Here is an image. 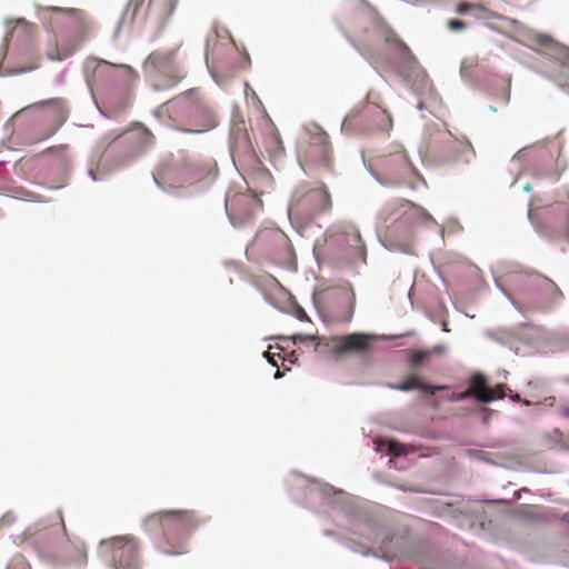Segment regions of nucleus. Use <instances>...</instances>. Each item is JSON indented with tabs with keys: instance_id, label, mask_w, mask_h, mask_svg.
Returning a JSON list of instances; mask_svg holds the SVG:
<instances>
[{
	"instance_id": "obj_1",
	"label": "nucleus",
	"mask_w": 569,
	"mask_h": 569,
	"mask_svg": "<svg viewBox=\"0 0 569 569\" xmlns=\"http://www.w3.org/2000/svg\"><path fill=\"white\" fill-rule=\"evenodd\" d=\"M202 522L193 510H162L149 515L143 527L150 535L162 531L154 539V547L159 552L181 556L188 551L189 537Z\"/></svg>"
},
{
	"instance_id": "obj_2",
	"label": "nucleus",
	"mask_w": 569,
	"mask_h": 569,
	"mask_svg": "<svg viewBox=\"0 0 569 569\" xmlns=\"http://www.w3.org/2000/svg\"><path fill=\"white\" fill-rule=\"evenodd\" d=\"M158 113L179 131L202 133L218 126L216 113L194 90L186 91L163 103Z\"/></svg>"
},
{
	"instance_id": "obj_3",
	"label": "nucleus",
	"mask_w": 569,
	"mask_h": 569,
	"mask_svg": "<svg viewBox=\"0 0 569 569\" xmlns=\"http://www.w3.org/2000/svg\"><path fill=\"white\" fill-rule=\"evenodd\" d=\"M47 10L61 16L63 29L57 36L56 43L47 50L50 60L61 61L71 57L84 41L87 23L80 10L59 7H48Z\"/></svg>"
},
{
	"instance_id": "obj_4",
	"label": "nucleus",
	"mask_w": 569,
	"mask_h": 569,
	"mask_svg": "<svg viewBox=\"0 0 569 569\" xmlns=\"http://www.w3.org/2000/svg\"><path fill=\"white\" fill-rule=\"evenodd\" d=\"M351 42L369 60L378 57L382 42L398 48H406L395 31L378 17L372 18L369 22H360Z\"/></svg>"
},
{
	"instance_id": "obj_5",
	"label": "nucleus",
	"mask_w": 569,
	"mask_h": 569,
	"mask_svg": "<svg viewBox=\"0 0 569 569\" xmlns=\"http://www.w3.org/2000/svg\"><path fill=\"white\" fill-rule=\"evenodd\" d=\"M351 42L369 60L378 57L382 42L398 48H406L395 31L378 17L372 18L369 22H360Z\"/></svg>"
},
{
	"instance_id": "obj_6",
	"label": "nucleus",
	"mask_w": 569,
	"mask_h": 569,
	"mask_svg": "<svg viewBox=\"0 0 569 569\" xmlns=\"http://www.w3.org/2000/svg\"><path fill=\"white\" fill-rule=\"evenodd\" d=\"M377 179L385 184H411L418 176L407 151L401 146H393L390 151L373 159Z\"/></svg>"
},
{
	"instance_id": "obj_7",
	"label": "nucleus",
	"mask_w": 569,
	"mask_h": 569,
	"mask_svg": "<svg viewBox=\"0 0 569 569\" xmlns=\"http://www.w3.org/2000/svg\"><path fill=\"white\" fill-rule=\"evenodd\" d=\"M331 204L330 193L323 183H319L317 187L303 183L293 191L289 214L302 220H311L330 210Z\"/></svg>"
},
{
	"instance_id": "obj_8",
	"label": "nucleus",
	"mask_w": 569,
	"mask_h": 569,
	"mask_svg": "<svg viewBox=\"0 0 569 569\" xmlns=\"http://www.w3.org/2000/svg\"><path fill=\"white\" fill-rule=\"evenodd\" d=\"M67 537L66 525L61 510H58L53 517V521L47 525L40 520L36 526L24 530L21 538L23 542L29 543L40 557L51 561V556L47 552V548H61Z\"/></svg>"
},
{
	"instance_id": "obj_9",
	"label": "nucleus",
	"mask_w": 569,
	"mask_h": 569,
	"mask_svg": "<svg viewBox=\"0 0 569 569\" xmlns=\"http://www.w3.org/2000/svg\"><path fill=\"white\" fill-rule=\"evenodd\" d=\"M180 46L169 50L152 51L143 63L146 71H158L163 73L159 89H170L176 87L187 76L183 68L177 61V54Z\"/></svg>"
},
{
	"instance_id": "obj_10",
	"label": "nucleus",
	"mask_w": 569,
	"mask_h": 569,
	"mask_svg": "<svg viewBox=\"0 0 569 569\" xmlns=\"http://www.w3.org/2000/svg\"><path fill=\"white\" fill-rule=\"evenodd\" d=\"M251 248L277 264L289 262L292 256L290 240L278 229L258 232Z\"/></svg>"
},
{
	"instance_id": "obj_11",
	"label": "nucleus",
	"mask_w": 569,
	"mask_h": 569,
	"mask_svg": "<svg viewBox=\"0 0 569 569\" xmlns=\"http://www.w3.org/2000/svg\"><path fill=\"white\" fill-rule=\"evenodd\" d=\"M373 337L367 333H349L323 337L316 343V350L326 351L337 358L349 353H365L370 350Z\"/></svg>"
},
{
	"instance_id": "obj_12",
	"label": "nucleus",
	"mask_w": 569,
	"mask_h": 569,
	"mask_svg": "<svg viewBox=\"0 0 569 569\" xmlns=\"http://www.w3.org/2000/svg\"><path fill=\"white\" fill-rule=\"evenodd\" d=\"M102 552H110L116 569H141L138 541L132 536L113 537L102 540Z\"/></svg>"
},
{
	"instance_id": "obj_13",
	"label": "nucleus",
	"mask_w": 569,
	"mask_h": 569,
	"mask_svg": "<svg viewBox=\"0 0 569 569\" xmlns=\"http://www.w3.org/2000/svg\"><path fill=\"white\" fill-rule=\"evenodd\" d=\"M207 169L192 159H182L164 168L160 178L169 187H184L207 177Z\"/></svg>"
},
{
	"instance_id": "obj_14",
	"label": "nucleus",
	"mask_w": 569,
	"mask_h": 569,
	"mask_svg": "<svg viewBox=\"0 0 569 569\" xmlns=\"http://www.w3.org/2000/svg\"><path fill=\"white\" fill-rule=\"evenodd\" d=\"M230 148L233 162L237 167L246 169L247 167H256L259 164L247 124L243 120L237 121L232 126Z\"/></svg>"
},
{
	"instance_id": "obj_15",
	"label": "nucleus",
	"mask_w": 569,
	"mask_h": 569,
	"mask_svg": "<svg viewBox=\"0 0 569 569\" xmlns=\"http://www.w3.org/2000/svg\"><path fill=\"white\" fill-rule=\"evenodd\" d=\"M258 206L256 198L244 193L236 192L226 198L227 214L234 227H241L249 222Z\"/></svg>"
},
{
	"instance_id": "obj_16",
	"label": "nucleus",
	"mask_w": 569,
	"mask_h": 569,
	"mask_svg": "<svg viewBox=\"0 0 569 569\" xmlns=\"http://www.w3.org/2000/svg\"><path fill=\"white\" fill-rule=\"evenodd\" d=\"M475 396L476 399L480 402L488 403L493 401L495 399H502L505 397V392L502 386L499 385L496 388H489L487 386V379L481 373H476L470 381V387L468 390L463 392H453L448 398L449 401H462L468 399L469 397Z\"/></svg>"
},
{
	"instance_id": "obj_17",
	"label": "nucleus",
	"mask_w": 569,
	"mask_h": 569,
	"mask_svg": "<svg viewBox=\"0 0 569 569\" xmlns=\"http://www.w3.org/2000/svg\"><path fill=\"white\" fill-rule=\"evenodd\" d=\"M51 556V561L59 563H73L83 566L87 562V549L80 540H72L68 536L63 540L60 549L56 547L47 548Z\"/></svg>"
},
{
	"instance_id": "obj_18",
	"label": "nucleus",
	"mask_w": 569,
	"mask_h": 569,
	"mask_svg": "<svg viewBox=\"0 0 569 569\" xmlns=\"http://www.w3.org/2000/svg\"><path fill=\"white\" fill-rule=\"evenodd\" d=\"M336 239L349 259L362 261L366 260V246L362 241L359 230L356 227H345V230L341 233H338Z\"/></svg>"
},
{
	"instance_id": "obj_19",
	"label": "nucleus",
	"mask_w": 569,
	"mask_h": 569,
	"mask_svg": "<svg viewBox=\"0 0 569 569\" xmlns=\"http://www.w3.org/2000/svg\"><path fill=\"white\" fill-rule=\"evenodd\" d=\"M417 209L418 207L408 200L396 199L385 204L379 213V220L385 226H388L391 221L396 222L401 219L409 221V214Z\"/></svg>"
},
{
	"instance_id": "obj_20",
	"label": "nucleus",
	"mask_w": 569,
	"mask_h": 569,
	"mask_svg": "<svg viewBox=\"0 0 569 569\" xmlns=\"http://www.w3.org/2000/svg\"><path fill=\"white\" fill-rule=\"evenodd\" d=\"M260 162L256 167H249L252 171L249 173L247 184L254 197L268 192L273 186V178L267 169L260 168Z\"/></svg>"
},
{
	"instance_id": "obj_21",
	"label": "nucleus",
	"mask_w": 569,
	"mask_h": 569,
	"mask_svg": "<svg viewBox=\"0 0 569 569\" xmlns=\"http://www.w3.org/2000/svg\"><path fill=\"white\" fill-rule=\"evenodd\" d=\"M373 93L369 92L367 94V106L365 107V113H375L378 116L379 121L375 124L377 129H390L392 127V118L390 113L380 107L377 101H372Z\"/></svg>"
},
{
	"instance_id": "obj_22",
	"label": "nucleus",
	"mask_w": 569,
	"mask_h": 569,
	"mask_svg": "<svg viewBox=\"0 0 569 569\" xmlns=\"http://www.w3.org/2000/svg\"><path fill=\"white\" fill-rule=\"evenodd\" d=\"M393 389L400 391H409L412 389H419L425 393L435 395L437 390L445 389L446 387L429 386L420 380L418 375H410L403 382L392 386Z\"/></svg>"
},
{
	"instance_id": "obj_23",
	"label": "nucleus",
	"mask_w": 569,
	"mask_h": 569,
	"mask_svg": "<svg viewBox=\"0 0 569 569\" xmlns=\"http://www.w3.org/2000/svg\"><path fill=\"white\" fill-rule=\"evenodd\" d=\"M147 136L146 132H139L137 134H124L121 136L118 141L114 142L116 146H120L123 143L129 144L130 147V156H136L141 150V140Z\"/></svg>"
},
{
	"instance_id": "obj_24",
	"label": "nucleus",
	"mask_w": 569,
	"mask_h": 569,
	"mask_svg": "<svg viewBox=\"0 0 569 569\" xmlns=\"http://www.w3.org/2000/svg\"><path fill=\"white\" fill-rule=\"evenodd\" d=\"M319 153V159H315L316 162L327 164L329 160V147L325 142L312 143L307 150V154L312 157L313 154Z\"/></svg>"
},
{
	"instance_id": "obj_25",
	"label": "nucleus",
	"mask_w": 569,
	"mask_h": 569,
	"mask_svg": "<svg viewBox=\"0 0 569 569\" xmlns=\"http://www.w3.org/2000/svg\"><path fill=\"white\" fill-rule=\"evenodd\" d=\"M432 356L431 350H416L409 352V362L412 368H418L423 361Z\"/></svg>"
},
{
	"instance_id": "obj_26",
	"label": "nucleus",
	"mask_w": 569,
	"mask_h": 569,
	"mask_svg": "<svg viewBox=\"0 0 569 569\" xmlns=\"http://www.w3.org/2000/svg\"><path fill=\"white\" fill-rule=\"evenodd\" d=\"M7 569H31L30 563L21 555L14 556Z\"/></svg>"
},
{
	"instance_id": "obj_27",
	"label": "nucleus",
	"mask_w": 569,
	"mask_h": 569,
	"mask_svg": "<svg viewBox=\"0 0 569 569\" xmlns=\"http://www.w3.org/2000/svg\"><path fill=\"white\" fill-rule=\"evenodd\" d=\"M471 9H480L483 10V6L476 4V3H469V2H460L456 9L457 13L465 14Z\"/></svg>"
},
{
	"instance_id": "obj_28",
	"label": "nucleus",
	"mask_w": 569,
	"mask_h": 569,
	"mask_svg": "<svg viewBox=\"0 0 569 569\" xmlns=\"http://www.w3.org/2000/svg\"><path fill=\"white\" fill-rule=\"evenodd\" d=\"M161 2L166 3L167 12L171 13L176 8L177 0H150L149 3L150 6H159Z\"/></svg>"
},
{
	"instance_id": "obj_29",
	"label": "nucleus",
	"mask_w": 569,
	"mask_h": 569,
	"mask_svg": "<svg viewBox=\"0 0 569 569\" xmlns=\"http://www.w3.org/2000/svg\"><path fill=\"white\" fill-rule=\"evenodd\" d=\"M467 27V24L462 20L451 19L448 21V28L451 31H461Z\"/></svg>"
},
{
	"instance_id": "obj_30",
	"label": "nucleus",
	"mask_w": 569,
	"mask_h": 569,
	"mask_svg": "<svg viewBox=\"0 0 569 569\" xmlns=\"http://www.w3.org/2000/svg\"><path fill=\"white\" fill-rule=\"evenodd\" d=\"M321 338L322 337H317V336H312V335H296L292 337V340L295 343L317 340V343H318Z\"/></svg>"
},
{
	"instance_id": "obj_31",
	"label": "nucleus",
	"mask_w": 569,
	"mask_h": 569,
	"mask_svg": "<svg viewBox=\"0 0 569 569\" xmlns=\"http://www.w3.org/2000/svg\"><path fill=\"white\" fill-rule=\"evenodd\" d=\"M387 445H388L389 453L395 455V456H400L402 453L401 446L399 443L389 441Z\"/></svg>"
},
{
	"instance_id": "obj_32",
	"label": "nucleus",
	"mask_w": 569,
	"mask_h": 569,
	"mask_svg": "<svg viewBox=\"0 0 569 569\" xmlns=\"http://www.w3.org/2000/svg\"><path fill=\"white\" fill-rule=\"evenodd\" d=\"M264 356H266V358L268 359V361H269L272 366L278 367V362H277V360H276V356H277V357H279V358H281L280 352H267V353H264Z\"/></svg>"
},
{
	"instance_id": "obj_33",
	"label": "nucleus",
	"mask_w": 569,
	"mask_h": 569,
	"mask_svg": "<svg viewBox=\"0 0 569 569\" xmlns=\"http://www.w3.org/2000/svg\"><path fill=\"white\" fill-rule=\"evenodd\" d=\"M398 248L402 252L410 253L412 250V243L411 241H407L405 243L399 244Z\"/></svg>"
},
{
	"instance_id": "obj_34",
	"label": "nucleus",
	"mask_w": 569,
	"mask_h": 569,
	"mask_svg": "<svg viewBox=\"0 0 569 569\" xmlns=\"http://www.w3.org/2000/svg\"><path fill=\"white\" fill-rule=\"evenodd\" d=\"M543 402L547 403L548 406H553L555 402H556V398L555 397H547V398H545Z\"/></svg>"
},
{
	"instance_id": "obj_35",
	"label": "nucleus",
	"mask_w": 569,
	"mask_h": 569,
	"mask_svg": "<svg viewBox=\"0 0 569 569\" xmlns=\"http://www.w3.org/2000/svg\"><path fill=\"white\" fill-rule=\"evenodd\" d=\"M562 413H563L566 417H569V408H563V409H562Z\"/></svg>"
},
{
	"instance_id": "obj_36",
	"label": "nucleus",
	"mask_w": 569,
	"mask_h": 569,
	"mask_svg": "<svg viewBox=\"0 0 569 569\" xmlns=\"http://www.w3.org/2000/svg\"><path fill=\"white\" fill-rule=\"evenodd\" d=\"M274 377H276V378H280V377H281V373H280V371H279V370L276 372Z\"/></svg>"
},
{
	"instance_id": "obj_37",
	"label": "nucleus",
	"mask_w": 569,
	"mask_h": 569,
	"mask_svg": "<svg viewBox=\"0 0 569 569\" xmlns=\"http://www.w3.org/2000/svg\"><path fill=\"white\" fill-rule=\"evenodd\" d=\"M512 399L513 400H520V397H519V395H516Z\"/></svg>"
},
{
	"instance_id": "obj_38",
	"label": "nucleus",
	"mask_w": 569,
	"mask_h": 569,
	"mask_svg": "<svg viewBox=\"0 0 569 569\" xmlns=\"http://www.w3.org/2000/svg\"><path fill=\"white\" fill-rule=\"evenodd\" d=\"M300 318H301V319L307 318V313L302 312V316H301Z\"/></svg>"
}]
</instances>
